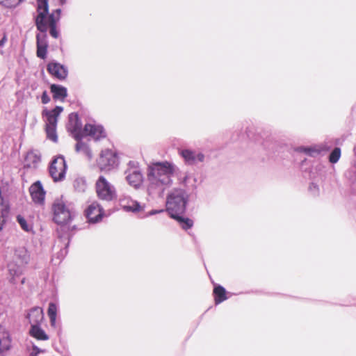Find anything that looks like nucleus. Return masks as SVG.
<instances>
[{"instance_id":"obj_39","label":"nucleus","mask_w":356,"mask_h":356,"mask_svg":"<svg viewBox=\"0 0 356 356\" xmlns=\"http://www.w3.org/2000/svg\"><path fill=\"white\" fill-rule=\"evenodd\" d=\"M195 163L197 162H203L204 161V154L202 152H199L198 154H195Z\"/></svg>"},{"instance_id":"obj_18","label":"nucleus","mask_w":356,"mask_h":356,"mask_svg":"<svg viewBox=\"0 0 356 356\" xmlns=\"http://www.w3.org/2000/svg\"><path fill=\"white\" fill-rule=\"evenodd\" d=\"M40 161V155L34 151L27 152L24 162L25 168H35Z\"/></svg>"},{"instance_id":"obj_25","label":"nucleus","mask_w":356,"mask_h":356,"mask_svg":"<svg viewBox=\"0 0 356 356\" xmlns=\"http://www.w3.org/2000/svg\"><path fill=\"white\" fill-rule=\"evenodd\" d=\"M296 150L298 152H303L305 153V154L309 156H316V155H318L321 152V149H317L316 147H303V146H300V147H298Z\"/></svg>"},{"instance_id":"obj_8","label":"nucleus","mask_w":356,"mask_h":356,"mask_svg":"<svg viewBox=\"0 0 356 356\" xmlns=\"http://www.w3.org/2000/svg\"><path fill=\"white\" fill-rule=\"evenodd\" d=\"M118 157L117 154L110 150H106L101 154L98 161L102 170L109 171L118 165Z\"/></svg>"},{"instance_id":"obj_51","label":"nucleus","mask_w":356,"mask_h":356,"mask_svg":"<svg viewBox=\"0 0 356 356\" xmlns=\"http://www.w3.org/2000/svg\"><path fill=\"white\" fill-rule=\"evenodd\" d=\"M76 229V226L75 225L72 227V229Z\"/></svg>"},{"instance_id":"obj_23","label":"nucleus","mask_w":356,"mask_h":356,"mask_svg":"<svg viewBox=\"0 0 356 356\" xmlns=\"http://www.w3.org/2000/svg\"><path fill=\"white\" fill-rule=\"evenodd\" d=\"M195 152L194 151L188 149L180 151V155L188 165H193L195 163Z\"/></svg>"},{"instance_id":"obj_50","label":"nucleus","mask_w":356,"mask_h":356,"mask_svg":"<svg viewBox=\"0 0 356 356\" xmlns=\"http://www.w3.org/2000/svg\"><path fill=\"white\" fill-rule=\"evenodd\" d=\"M65 1H66V0H60V2L62 4L65 3Z\"/></svg>"},{"instance_id":"obj_47","label":"nucleus","mask_w":356,"mask_h":356,"mask_svg":"<svg viewBox=\"0 0 356 356\" xmlns=\"http://www.w3.org/2000/svg\"><path fill=\"white\" fill-rule=\"evenodd\" d=\"M6 222H3V220L2 221L0 220V232L3 229Z\"/></svg>"},{"instance_id":"obj_7","label":"nucleus","mask_w":356,"mask_h":356,"mask_svg":"<svg viewBox=\"0 0 356 356\" xmlns=\"http://www.w3.org/2000/svg\"><path fill=\"white\" fill-rule=\"evenodd\" d=\"M67 165L63 155L54 157L49 167V172L54 181L58 182L65 177Z\"/></svg>"},{"instance_id":"obj_17","label":"nucleus","mask_w":356,"mask_h":356,"mask_svg":"<svg viewBox=\"0 0 356 356\" xmlns=\"http://www.w3.org/2000/svg\"><path fill=\"white\" fill-rule=\"evenodd\" d=\"M49 88L55 100L59 99L63 102L67 96V88L63 86L53 83L50 85Z\"/></svg>"},{"instance_id":"obj_2","label":"nucleus","mask_w":356,"mask_h":356,"mask_svg":"<svg viewBox=\"0 0 356 356\" xmlns=\"http://www.w3.org/2000/svg\"><path fill=\"white\" fill-rule=\"evenodd\" d=\"M68 119L70 131L75 140L82 139L86 136H92L95 140L106 137L104 128L101 124L86 123L82 128L81 120L76 113H70Z\"/></svg>"},{"instance_id":"obj_49","label":"nucleus","mask_w":356,"mask_h":356,"mask_svg":"<svg viewBox=\"0 0 356 356\" xmlns=\"http://www.w3.org/2000/svg\"><path fill=\"white\" fill-rule=\"evenodd\" d=\"M25 282H26V278H25V277H24V278H22V280H21V284H25Z\"/></svg>"},{"instance_id":"obj_21","label":"nucleus","mask_w":356,"mask_h":356,"mask_svg":"<svg viewBox=\"0 0 356 356\" xmlns=\"http://www.w3.org/2000/svg\"><path fill=\"white\" fill-rule=\"evenodd\" d=\"M175 220L181 227L184 230H188L193 227V221L188 217L184 216V214H179L172 218Z\"/></svg>"},{"instance_id":"obj_5","label":"nucleus","mask_w":356,"mask_h":356,"mask_svg":"<svg viewBox=\"0 0 356 356\" xmlns=\"http://www.w3.org/2000/svg\"><path fill=\"white\" fill-rule=\"evenodd\" d=\"M53 220L60 225V229L63 232L70 231L67 224L70 222L75 216V212L69 208L61 200L56 199L52 204Z\"/></svg>"},{"instance_id":"obj_24","label":"nucleus","mask_w":356,"mask_h":356,"mask_svg":"<svg viewBox=\"0 0 356 356\" xmlns=\"http://www.w3.org/2000/svg\"><path fill=\"white\" fill-rule=\"evenodd\" d=\"M10 337L6 332L2 333V337L0 336V354L3 353L10 348Z\"/></svg>"},{"instance_id":"obj_1","label":"nucleus","mask_w":356,"mask_h":356,"mask_svg":"<svg viewBox=\"0 0 356 356\" xmlns=\"http://www.w3.org/2000/svg\"><path fill=\"white\" fill-rule=\"evenodd\" d=\"M174 168V165L168 161L156 162L149 165L147 169L148 191L160 193L164 191L165 186L170 185Z\"/></svg>"},{"instance_id":"obj_15","label":"nucleus","mask_w":356,"mask_h":356,"mask_svg":"<svg viewBox=\"0 0 356 356\" xmlns=\"http://www.w3.org/2000/svg\"><path fill=\"white\" fill-rule=\"evenodd\" d=\"M30 261V254L25 247L15 248L13 261L26 266Z\"/></svg>"},{"instance_id":"obj_34","label":"nucleus","mask_w":356,"mask_h":356,"mask_svg":"<svg viewBox=\"0 0 356 356\" xmlns=\"http://www.w3.org/2000/svg\"><path fill=\"white\" fill-rule=\"evenodd\" d=\"M49 27V34L54 38H58L60 35V32L57 29V25L48 26Z\"/></svg>"},{"instance_id":"obj_10","label":"nucleus","mask_w":356,"mask_h":356,"mask_svg":"<svg viewBox=\"0 0 356 356\" xmlns=\"http://www.w3.org/2000/svg\"><path fill=\"white\" fill-rule=\"evenodd\" d=\"M104 215L103 207L97 202H92L85 210V216L90 223L99 222Z\"/></svg>"},{"instance_id":"obj_42","label":"nucleus","mask_w":356,"mask_h":356,"mask_svg":"<svg viewBox=\"0 0 356 356\" xmlns=\"http://www.w3.org/2000/svg\"><path fill=\"white\" fill-rule=\"evenodd\" d=\"M137 164H138V163L136 161H130L128 163V166H129L128 169L138 168Z\"/></svg>"},{"instance_id":"obj_40","label":"nucleus","mask_w":356,"mask_h":356,"mask_svg":"<svg viewBox=\"0 0 356 356\" xmlns=\"http://www.w3.org/2000/svg\"><path fill=\"white\" fill-rule=\"evenodd\" d=\"M164 211H165L163 209H160V210L152 209V210H151L150 211H149L147 213L146 216H153V215H155V214H157V213H163Z\"/></svg>"},{"instance_id":"obj_33","label":"nucleus","mask_w":356,"mask_h":356,"mask_svg":"<svg viewBox=\"0 0 356 356\" xmlns=\"http://www.w3.org/2000/svg\"><path fill=\"white\" fill-rule=\"evenodd\" d=\"M75 150L76 152H82L87 147L88 145L82 141V139L76 140Z\"/></svg>"},{"instance_id":"obj_13","label":"nucleus","mask_w":356,"mask_h":356,"mask_svg":"<svg viewBox=\"0 0 356 356\" xmlns=\"http://www.w3.org/2000/svg\"><path fill=\"white\" fill-rule=\"evenodd\" d=\"M125 179L128 184L135 188H138L140 186L143 182V175L138 168L127 169L125 170Z\"/></svg>"},{"instance_id":"obj_45","label":"nucleus","mask_w":356,"mask_h":356,"mask_svg":"<svg viewBox=\"0 0 356 356\" xmlns=\"http://www.w3.org/2000/svg\"><path fill=\"white\" fill-rule=\"evenodd\" d=\"M50 321V324L52 327H55L56 322V317H49Z\"/></svg>"},{"instance_id":"obj_22","label":"nucleus","mask_w":356,"mask_h":356,"mask_svg":"<svg viewBox=\"0 0 356 356\" xmlns=\"http://www.w3.org/2000/svg\"><path fill=\"white\" fill-rule=\"evenodd\" d=\"M60 13H61V10L60 8L55 10L54 12L51 13H49L48 12V14L47 15V17H46L47 26L57 25V22L60 19Z\"/></svg>"},{"instance_id":"obj_44","label":"nucleus","mask_w":356,"mask_h":356,"mask_svg":"<svg viewBox=\"0 0 356 356\" xmlns=\"http://www.w3.org/2000/svg\"><path fill=\"white\" fill-rule=\"evenodd\" d=\"M7 41L6 34L4 33L2 38L0 40V47H3Z\"/></svg>"},{"instance_id":"obj_30","label":"nucleus","mask_w":356,"mask_h":356,"mask_svg":"<svg viewBox=\"0 0 356 356\" xmlns=\"http://www.w3.org/2000/svg\"><path fill=\"white\" fill-rule=\"evenodd\" d=\"M36 55L38 58L41 59H45L47 58V46H36Z\"/></svg>"},{"instance_id":"obj_16","label":"nucleus","mask_w":356,"mask_h":356,"mask_svg":"<svg viewBox=\"0 0 356 356\" xmlns=\"http://www.w3.org/2000/svg\"><path fill=\"white\" fill-rule=\"evenodd\" d=\"M25 266L20 264L12 261L8 264L9 274L10 275V282L13 284H16L15 278L19 277L24 271Z\"/></svg>"},{"instance_id":"obj_31","label":"nucleus","mask_w":356,"mask_h":356,"mask_svg":"<svg viewBox=\"0 0 356 356\" xmlns=\"http://www.w3.org/2000/svg\"><path fill=\"white\" fill-rule=\"evenodd\" d=\"M17 222L20 225V227L25 232H29L30 227L26 220V219L21 215L17 216Z\"/></svg>"},{"instance_id":"obj_12","label":"nucleus","mask_w":356,"mask_h":356,"mask_svg":"<svg viewBox=\"0 0 356 356\" xmlns=\"http://www.w3.org/2000/svg\"><path fill=\"white\" fill-rule=\"evenodd\" d=\"M33 201L36 204H43L45 197V191L40 181L34 182L29 188Z\"/></svg>"},{"instance_id":"obj_37","label":"nucleus","mask_w":356,"mask_h":356,"mask_svg":"<svg viewBox=\"0 0 356 356\" xmlns=\"http://www.w3.org/2000/svg\"><path fill=\"white\" fill-rule=\"evenodd\" d=\"M309 190L313 193L314 195H318L319 194L318 186L315 183H311L309 186Z\"/></svg>"},{"instance_id":"obj_46","label":"nucleus","mask_w":356,"mask_h":356,"mask_svg":"<svg viewBox=\"0 0 356 356\" xmlns=\"http://www.w3.org/2000/svg\"><path fill=\"white\" fill-rule=\"evenodd\" d=\"M268 140H266L264 141V143H263V145H264V147L265 148L270 149V147H269V145H268Z\"/></svg>"},{"instance_id":"obj_43","label":"nucleus","mask_w":356,"mask_h":356,"mask_svg":"<svg viewBox=\"0 0 356 356\" xmlns=\"http://www.w3.org/2000/svg\"><path fill=\"white\" fill-rule=\"evenodd\" d=\"M71 237H72V235H70V234H67V238L68 241H67V244L65 245V247L64 248V249H63V250H61V252H65V254H67V248H68V246H69L70 241Z\"/></svg>"},{"instance_id":"obj_11","label":"nucleus","mask_w":356,"mask_h":356,"mask_svg":"<svg viewBox=\"0 0 356 356\" xmlns=\"http://www.w3.org/2000/svg\"><path fill=\"white\" fill-rule=\"evenodd\" d=\"M63 111V108L60 106H56L51 110L44 108L42 111V115L45 118V126L57 127L58 118Z\"/></svg>"},{"instance_id":"obj_48","label":"nucleus","mask_w":356,"mask_h":356,"mask_svg":"<svg viewBox=\"0 0 356 356\" xmlns=\"http://www.w3.org/2000/svg\"><path fill=\"white\" fill-rule=\"evenodd\" d=\"M187 179H188V176L186 175L183 179V183L186 184V181H187Z\"/></svg>"},{"instance_id":"obj_29","label":"nucleus","mask_w":356,"mask_h":356,"mask_svg":"<svg viewBox=\"0 0 356 356\" xmlns=\"http://www.w3.org/2000/svg\"><path fill=\"white\" fill-rule=\"evenodd\" d=\"M23 0H0V3L6 8H15Z\"/></svg>"},{"instance_id":"obj_35","label":"nucleus","mask_w":356,"mask_h":356,"mask_svg":"<svg viewBox=\"0 0 356 356\" xmlns=\"http://www.w3.org/2000/svg\"><path fill=\"white\" fill-rule=\"evenodd\" d=\"M9 214V208L8 207L2 208L0 211V220H3L4 222H6L7 218Z\"/></svg>"},{"instance_id":"obj_4","label":"nucleus","mask_w":356,"mask_h":356,"mask_svg":"<svg viewBox=\"0 0 356 356\" xmlns=\"http://www.w3.org/2000/svg\"><path fill=\"white\" fill-rule=\"evenodd\" d=\"M188 202V195L183 189H176L167 197L166 211L170 218L184 214Z\"/></svg>"},{"instance_id":"obj_32","label":"nucleus","mask_w":356,"mask_h":356,"mask_svg":"<svg viewBox=\"0 0 356 356\" xmlns=\"http://www.w3.org/2000/svg\"><path fill=\"white\" fill-rule=\"evenodd\" d=\"M57 305L56 303L51 302L49 303L47 309V315L49 317H56L57 316Z\"/></svg>"},{"instance_id":"obj_20","label":"nucleus","mask_w":356,"mask_h":356,"mask_svg":"<svg viewBox=\"0 0 356 356\" xmlns=\"http://www.w3.org/2000/svg\"><path fill=\"white\" fill-rule=\"evenodd\" d=\"M227 291L220 284L214 286L213 294L214 296L215 304L219 305L223 301L226 300L228 298L227 296Z\"/></svg>"},{"instance_id":"obj_26","label":"nucleus","mask_w":356,"mask_h":356,"mask_svg":"<svg viewBox=\"0 0 356 356\" xmlns=\"http://www.w3.org/2000/svg\"><path fill=\"white\" fill-rule=\"evenodd\" d=\"M45 131L47 139L53 141L54 143L58 142L56 127L45 126Z\"/></svg>"},{"instance_id":"obj_3","label":"nucleus","mask_w":356,"mask_h":356,"mask_svg":"<svg viewBox=\"0 0 356 356\" xmlns=\"http://www.w3.org/2000/svg\"><path fill=\"white\" fill-rule=\"evenodd\" d=\"M37 13L35 17V24L37 30L40 32L36 35V46H47V23L46 21L48 14V0H37Z\"/></svg>"},{"instance_id":"obj_19","label":"nucleus","mask_w":356,"mask_h":356,"mask_svg":"<svg viewBox=\"0 0 356 356\" xmlns=\"http://www.w3.org/2000/svg\"><path fill=\"white\" fill-rule=\"evenodd\" d=\"M29 333L31 337L39 341H47L49 339V335L41 327V325L31 326Z\"/></svg>"},{"instance_id":"obj_38","label":"nucleus","mask_w":356,"mask_h":356,"mask_svg":"<svg viewBox=\"0 0 356 356\" xmlns=\"http://www.w3.org/2000/svg\"><path fill=\"white\" fill-rule=\"evenodd\" d=\"M50 97L48 95L47 91L44 90L41 95V102L43 104H47L50 102Z\"/></svg>"},{"instance_id":"obj_14","label":"nucleus","mask_w":356,"mask_h":356,"mask_svg":"<svg viewBox=\"0 0 356 356\" xmlns=\"http://www.w3.org/2000/svg\"><path fill=\"white\" fill-rule=\"evenodd\" d=\"M26 317L29 319L31 326L41 325L44 320L42 309L39 307H34L29 310Z\"/></svg>"},{"instance_id":"obj_36","label":"nucleus","mask_w":356,"mask_h":356,"mask_svg":"<svg viewBox=\"0 0 356 356\" xmlns=\"http://www.w3.org/2000/svg\"><path fill=\"white\" fill-rule=\"evenodd\" d=\"M44 351V350L38 348L36 345L33 344L30 356H38L40 353H43Z\"/></svg>"},{"instance_id":"obj_9","label":"nucleus","mask_w":356,"mask_h":356,"mask_svg":"<svg viewBox=\"0 0 356 356\" xmlns=\"http://www.w3.org/2000/svg\"><path fill=\"white\" fill-rule=\"evenodd\" d=\"M47 71L51 76L59 81L65 80L68 76L67 67L54 60L49 62Z\"/></svg>"},{"instance_id":"obj_28","label":"nucleus","mask_w":356,"mask_h":356,"mask_svg":"<svg viewBox=\"0 0 356 356\" xmlns=\"http://www.w3.org/2000/svg\"><path fill=\"white\" fill-rule=\"evenodd\" d=\"M124 209L127 211L131 212H137L139 211L141 209V207L138 202L137 201H131V204L123 206Z\"/></svg>"},{"instance_id":"obj_27","label":"nucleus","mask_w":356,"mask_h":356,"mask_svg":"<svg viewBox=\"0 0 356 356\" xmlns=\"http://www.w3.org/2000/svg\"><path fill=\"white\" fill-rule=\"evenodd\" d=\"M341 149L339 147H334L329 155V161L331 163H336L340 159Z\"/></svg>"},{"instance_id":"obj_41","label":"nucleus","mask_w":356,"mask_h":356,"mask_svg":"<svg viewBox=\"0 0 356 356\" xmlns=\"http://www.w3.org/2000/svg\"><path fill=\"white\" fill-rule=\"evenodd\" d=\"M83 153L87 156L89 159L92 157V151L88 145L87 147H85V149L82 151Z\"/></svg>"},{"instance_id":"obj_6","label":"nucleus","mask_w":356,"mask_h":356,"mask_svg":"<svg viewBox=\"0 0 356 356\" xmlns=\"http://www.w3.org/2000/svg\"><path fill=\"white\" fill-rule=\"evenodd\" d=\"M95 186L97 197L100 200L110 202L117 198L115 188L104 176L98 178Z\"/></svg>"}]
</instances>
